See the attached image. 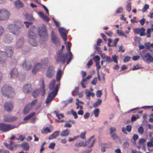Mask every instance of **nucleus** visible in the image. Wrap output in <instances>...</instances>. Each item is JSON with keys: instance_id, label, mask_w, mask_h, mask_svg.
I'll return each instance as SVG.
<instances>
[{"instance_id": "f257e3e1", "label": "nucleus", "mask_w": 153, "mask_h": 153, "mask_svg": "<svg viewBox=\"0 0 153 153\" xmlns=\"http://www.w3.org/2000/svg\"><path fill=\"white\" fill-rule=\"evenodd\" d=\"M24 23L26 25L27 27L33 24L32 22H24L20 21L16 22L14 24H9L8 25V28L10 31L15 35H18L21 33L24 28Z\"/></svg>"}, {"instance_id": "f03ea898", "label": "nucleus", "mask_w": 153, "mask_h": 153, "mask_svg": "<svg viewBox=\"0 0 153 153\" xmlns=\"http://www.w3.org/2000/svg\"><path fill=\"white\" fill-rule=\"evenodd\" d=\"M1 92L3 96L7 98H13L15 95L13 88L7 84L3 85Z\"/></svg>"}, {"instance_id": "7ed1b4c3", "label": "nucleus", "mask_w": 153, "mask_h": 153, "mask_svg": "<svg viewBox=\"0 0 153 153\" xmlns=\"http://www.w3.org/2000/svg\"><path fill=\"white\" fill-rule=\"evenodd\" d=\"M64 48V45L62 46V49L57 52V55L56 57L57 62L64 64L68 60V56L67 53H62V49Z\"/></svg>"}, {"instance_id": "20e7f679", "label": "nucleus", "mask_w": 153, "mask_h": 153, "mask_svg": "<svg viewBox=\"0 0 153 153\" xmlns=\"http://www.w3.org/2000/svg\"><path fill=\"white\" fill-rule=\"evenodd\" d=\"M38 34L40 39L44 42L47 40L48 34L46 27L44 24L38 27Z\"/></svg>"}, {"instance_id": "39448f33", "label": "nucleus", "mask_w": 153, "mask_h": 153, "mask_svg": "<svg viewBox=\"0 0 153 153\" xmlns=\"http://www.w3.org/2000/svg\"><path fill=\"white\" fill-rule=\"evenodd\" d=\"M15 128V126L4 123H0V131L7 132Z\"/></svg>"}, {"instance_id": "423d86ee", "label": "nucleus", "mask_w": 153, "mask_h": 153, "mask_svg": "<svg viewBox=\"0 0 153 153\" xmlns=\"http://www.w3.org/2000/svg\"><path fill=\"white\" fill-rule=\"evenodd\" d=\"M10 16L9 11L6 9L0 10V21L7 19Z\"/></svg>"}, {"instance_id": "0eeeda50", "label": "nucleus", "mask_w": 153, "mask_h": 153, "mask_svg": "<svg viewBox=\"0 0 153 153\" xmlns=\"http://www.w3.org/2000/svg\"><path fill=\"white\" fill-rule=\"evenodd\" d=\"M37 28L34 26H32L28 30V35L30 39H35L37 35Z\"/></svg>"}, {"instance_id": "6e6552de", "label": "nucleus", "mask_w": 153, "mask_h": 153, "mask_svg": "<svg viewBox=\"0 0 153 153\" xmlns=\"http://www.w3.org/2000/svg\"><path fill=\"white\" fill-rule=\"evenodd\" d=\"M60 86V83L56 84V80L55 79H53L50 82L49 88L50 91H57L58 92Z\"/></svg>"}, {"instance_id": "1a4fd4ad", "label": "nucleus", "mask_w": 153, "mask_h": 153, "mask_svg": "<svg viewBox=\"0 0 153 153\" xmlns=\"http://www.w3.org/2000/svg\"><path fill=\"white\" fill-rule=\"evenodd\" d=\"M41 64L37 63L35 64L33 66L38 71L42 67H45L47 65L48 59L47 58H44L41 61Z\"/></svg>"}, {"instance_id": "9d476101", "label": "nucleus", "mask_w": 153, "mask_h": 153, "mask_svg": "<svg viewBox=\"0 0 153 153\" xmlns=\"http://www.w3.org/2000/svg\"><path fill=\"white\" fill-rule=\"evenodd\" d=\"M13 48L10 46H6L4 48V55L7 57H11L13 54Z\"/></svg>"}, {"instance_id": "9b49d317", "label": "nucleus", "mask_w": 153, "mask_h": 153, "mask_svg": "<svg viewBox=\"0 0 153 153\" xmlns=\"http://www.w3.org/2000/svg\"><path fill=\"white\" fill-rule=\"evenodd\" d=\"M22 65L23 69L27 71L30 70L32 67L31 62L27 59H25L23 62Z\"/></svg>"}, {"instance_id": "f8f14e48", "label": "nucleus", "mask_w": 153, "mask_h": 153, "mask_svg": "<svg viewBox=\"0 0 153 153\" xmlns=\"http://www.w3.org/2000/svg\"><path fill=\"white\" fill-rule=\"evenodd\" d=\"M13 105L10 101L6 102L4 105V109L8 112L11 111L13 109Z\"/></svg>"}, {"instance_id": "ddd939ff", "label": "nucleus", "mask_w": 153, "mask_h": 153, "mask_svg": "<svg viewBox=\"0 0 153 153\" xmlns=\"http://www.w3.org/2000/svg\"><path fill=\"white\" fill-rule=\"evenodd\" d=\"M58 30L63 40L64 41H66L67 40V30H66L65 28L62 27L59 28Z\"/></svg>"}, {"instance_id": "4468645a", "label": "nucleus", "mask_w": 153, "mask_h": 153, "mask_svg": "<svg viewBox=\"0 0 153 153\" xmlns=\"http://www.w3.org/2000/svg\"><path fill=\"white\" fill-rule=\"evenodd\" d=\"M13 37L10 34L5 35L3 37V41L5 43H9L12 41Z\"/></svg>"}, {"instance_id": "2eb2a0df", "label": "nucleus", "mask_w": 153, "mask_h": 153, "mask_svg": "<svg viewBox=\"0 0 153 153\" xmlns=\"http://www.w3.org/2000/svg\"><path fill=\"white\" fill-rule=\"evenodd\" d=\"M141 57L143 59L147 62H152L153 57L151 56L149 53H146L144 56L142 54H141Z\"/></svg>"}, {"instance_id": "dca6fc26", "label": "nucleus", "mask_w": 153, "mask_h": 153, "mask_svg": "<svg viewBox=\"0 0 153 153\" xmlns=\"http://www.w3.org/2000/svg\"><path fill=\"white\" fill-rule=\"evenodd\" d=\"M24 42V39L23 37H22L19 39L17 41L15 47L18 49L21 48L23 45Z\"/></svg>"}, {"instance_id": "f3484780", "label": "nucleus", "mask_w": 153, "mask_h": 153, "mask_svg": "<svg viewBox=\"0 0 153 153\" xmlns=\"http://www.w3.org/2000/svg\"><path fill=\"white\" fill-rule=\"evenodd\" d=\"M22 90L25 93H29L32 90L31 85L29 83L26 84L23 86Z\"/></svg>"}, {"instance_id": "a211bd4d", "label": "nucleus", "mask_w": 153, "mask_h": 153, "mask_svg": "<svg viewBox=\"0 0 153 153\" xmlns=\"http://www.w3.org/2000/svg\"><path fill=\"white\" fill-rule=\"evenodd\" d=\"M51 39L53 42L56 44H59V39L58 38L53 31H52L51 33Z\"/></svg>"}, {"instance_id": "6ab92c4d", "label": "nucleus", "mask_w": 153, "mask_h": 153, "mask_svg": "<svg viewBox=\"0 0 153 153\" xmlns=\"http://www.w3.org/2000/svg\"><path fill=\"white\" fill-rule=\"evenodd\" d=\"M57 92V91L55 90L54 91H50L48 94V103L54 99Z\"/></svg>"}, {"instance_id": "aec40b11", "label": "nucleus", "mask_w": 153, "mask_h": 153, "mask_svg": "<svg viewBox=\"0 0 153 153\" xmlns=\"http://www.w3.org/2000/svg\"><path fill=\"white\" fill-rule=\"evenodd\" d=\"M70 43L69 42H67V43L66 46V48L69 54V55H68V60L67 61V64H68L69 63V62H70L71 59L72 58V53L70 51L71 49L70 47L69 46Z\"/></svg>"}, {"instance_id": "412c9836", "label": "nucleus", "mask_w": 153, "mask_h": 153, "mask_svg": "<svg viewBox=\"0 0 153 153\" xmlns=\"http://www.w3.org/2000/svg\"><path fill=\"white\" fill-rule=\"evenodd\" d=\"M6 60V57L4 55V53L2 51H0V64L5 63Z\"/></svg>"}, {"instance_id": "4be33fe9", "label": "nucleus", "mask_w": 153, "mask_h": 153, "mask_svg": "<svg viewBox=\"0 0 153 153\" xmlns=\"http://www.w3.org/2000/svg\"><path fill=\"white\" fill-rule=\"evenodd\" d=\"M18 73L17 69L16 68H13L10 73V76L11 78H15L17 77Z\"/></svg>"}, {"instance_id": "5701e85b", "label": "nucleus", "mask_w": 153, "mask_h": 153, "mask_svg": "<svg viewBox=\"0 0 153 153\" xmlns=\"http://www.w3.org/2000/svg\"><path fill=\"white\" fill-rule=\"evenodd\" d=\"M55 73L54 68L52 66H50L48 67V77L51 78L54 76Z\"/></svg>"}, {"instance_id": "b1692460", "label": "nucleus", "mask_w": 153, "mask_h": 153, "mask_svg": "<svg viewBox=\"0 0 153 153\" xmlns=\"http://www.w3.org/2000/svg\"><path fill=\"white\" fill-rule=\"evenodd\" d=\"M95 142V140L93 138V137H91L87 141H86L84 146H85L86 145H88L89 143H91V145L90 146H89L88 147L89 148L93 146L94 143Z\"/></svg>"}, {"instance_id": "393cba45", "label": "nucleus", "mask_w": 153, "mask_h": 153, "mask_svg": "<svg viewBox=\"0 0 153 153\" xmlns=\"http://www.w3.org/2000/svg\"><path fill=\"white\" fill-rule=\"evenodd\" d=\"M38 14L42 19L48 22V17L46 15H45L42 12L39 11L38 13Z\"/></svg>"}, {"instance_id": "a878e982", "label": "nucleus", "mask_w": 153, "mask_h": 153, "mask_svg": "<svg viewBox=\"0 0 153 153\" xmlns=\"http://www.w3.org/2000/svg\"><path fill=\"white\" fill-rule=\"evenodd\" d=\"M33 108L31 107L30 104L28 103L26 105L25 107L23 110V112L24 114H26L28 113L29 111L31 110Z\"/></svg>"}, {"instance_id": "bb28decb", "label": "nucleus", "mask_w": 153, "mask_h": 153, "mask_svg": "<svg viewBox=\"0 0 153 153\" xmlns=\"http://www.w3.org/2000/svg\"><path fill=\"white\" fill-rule=\"evenodd\" d=\"M16 7L19 9L23 7V4L19 0H16L15 2Z\"/></svg>"}, {"instance_id": "cd10ccee", "label": "nucleus", "mask_w": 153, "mask_h": 153, "mask_svg": "<svg viewBox=\"0 0 153 153\" xmlns=\"http://www.w3.org/2000/svg\"><path fill=\"white\" fill-rule=\"evenodd\" d=\"M29 42L30 44L32 46H36L38 45V43L35 40V39H29Z\"/></svg>"}, {"instance_id": "c85d7f7f", "label": "nucleus", "mask_w": 153, "mask_h": 153, "mask_svg": "<svg viewBox=\"0 0 153 153\" xmlns=\"http://www.w3.org/2000/svg\"><path fill=\"white\" fill-rule=\"evenodd\" d=\"M41 88H39V89H37L34 90L33 92L32 95L34 98L37 97L38 96L41 91Z\"/></svg>"}, {"instance_id": "c756f323", "label": "nucleus", "mask_w": 153, "mask_h": 153, "mask_svg": "<svg viewBox=\"0 0 153 153\" xmlns=\"http://www.w3.org/2000/svg\"><path fill=\"white\" fill-rule=\"evenodd\" d=\"M59 131H56L52 135L49 136L48 139H51L53 138H55L57 136L59 135Z\"/></svg>"}, {"instance_id": "7c9ffc66", "label": "nucleus", "mask_w": 153, "mask_h": 153, "mask_svg": "<svg viewBox=\"0 0 153 153\" xmlns=\"http://www.w3.org/2000/svg\"><path fill=\"white\" fill-rule=\"evenodd\" d=\"M21 147L24 150H27L29 149V146L27 143H24L21 144Z\"/></svg>"}, {"instance_id": "2f4dec72", "label": "nucleus", "mask_w": 153, "mask_h": 153, "mask_svg": "<svg viewBox=\"0 0 153 153\" xmlns=\"http://www.w3.org/2000/svg\"><path fill=\"white\" fill-rule=\"evenodd\" d=\"M102 102V100L101 99H98L96 102L93 104V106L94 108L98 107L99 105H101Z\"/></svg>"}, {"instance_id": "473e14b6", "label": "nucleus", "mask_w": 153, "mask_h": 153, "mask_svg": "<svg viewBox=\"0 0 153 153\" xmlns=\"http://www.w3.org/2000/svg\"><path fill=\"white\" fill-rule=\"evenodd\" d=\"M62 74V71L59 69L58 71L56 74V80L57 82H59L60 80Z\"/></svg>"}, {"instance_id": "72a5a7b5", "label": "nucleus", "mask_w": 153, "mask_h": 153, "mask_svg": "<svg viewBox=\"0 0 153 153\" xmlns=\"http://www.w3.org/2000/svg\"><path fill=\"white\" fill-rule=\"evenodd\" d=\"M69 129H67L62 132L61 133V135L62 136H67L69 134Z\"/></svg>"}, {"instance_id": "f704fd0d", "label": "nucleus", "mask_w": 153, "mask_h": 153, "mask_svg": "<svg viewBox=\"0 0 153 153\" xmlns=\"http://www.w3.org/2000/svg\"><path fill=\"white\" fill-rule=\"evenodd\" d=\"M18 119L16 117L10 116V119H7L6 120V122H13L16 120Z\"/></svg>"}, {"instance_id": "c9c22d12", "label": "nucleus", "mask_w": 153, "mask_h": 153, "mask_svg": "<svg viewBox=\"0 0 153 153\" xmlns=\"http://www.w3.org/2000/svg\"><path fill=\"white\" fill-rule=\"evenodd\" d=\"M39 85L40 86V88H44V80L43 78L41 79L39 83Z\"/></svg>"}, {"instance_id": "e433bc0d", "label": "nucleus", "mask_w": 153, "mask_h": 153, "mask_svg": "<svg viewBox=\"0 0 153 153\" xmlns=\"http://www.w3.org/2000/svg\"><path fill=\"white\" fill-rule=\"evenodd\" d=\"M109 130L110 131V135L113 134L114 133H116L115 131L116 129L114 127H111L110 128Z\"/></svg>"}, {"instance_id": "4c0bfd02", "label": "nucleus", "mask_w": 153, "mask_h": 153, "mask_svg": "<svg viewBox=\"0 0 153 153\" xmlns=\"http://www.w3.org/2000/svg\"><path fill=\"white\" fill-rule=\"evenodd\" d=\"M110 136L113 140L116 141L118 140L119 139V137L116 134V133H114L110 135Z\"/></svg>"}, {"instance_id": "58836bf2", "label": "nucleus", "mask_w": 153, "mask_h": 153, "mask_svg": "<svg viewBox=\"0 0 153 153\" xmlns=\"http://www.w3.org/2000/svg\"><path fill=\"white\" fill-rule=\"evenodd\" d=\"M146 140L143 138H140L138 142V144L140 145H143V143L145 142Z\"/></svg>"}, {"instance_id": "ea45409f", "label": "nucleus", "mask_w": 153, "mask_h": 153, "mask_svg": "<svg viewBox=\"0 0 153 153\" xmlns=\"http://www.w3.org/2000/svg\"><path fill=\"white\" fill-rule=\"evenodd\" d=\"M37 102L38 100L37 99H35L32 101L31 103L30 104V105H31V107H32V108H33L34 107V106H36Z\"/></svg>"}, {"instance_id": "a19ab883", "label": "nucleus", "mask_w": 153, "mask_h": 153, "mask_svg": "<svg viewBox=\"0 0 153 153\" xmlns=\"http://www.w3.org/2000/svg\"><path fill=\"white\" fill-rule=\"evenodd\" d=\"M126 8L127 10L130 12L131 10V3L130 2H127V4L126 6Z\"/></svg>"}, {"instance_id": "79ce46f5", "label": "nucleus", "mask_w": 153, "mask_h": 153, "mask_svg": "<svg viewBox=\"0 0 153 153\" xmlns=\"http://www.w3.org/2000/svg\"><path fill=\"white\" fill-rule=\"evenodd\" d=\"M26 18L29 20H32L33 19L32 16L28 13H26L25 14Z\"/></svg>"}, {"instance_id": "37998d69", "label": "nucleus", "mask_w": 153, "mask_h": 153, "mask_svg": "<svg viewBox=\"0 0 153 153\" xmlns=\"http://www.w3.org/2000/svg\"><path fill=\"white\" fill-rule=\"evenodd\" d=\"M93 112L94 113V114L95 117H97L98 116L100 113L99 109L98 108H96L94 110Z\"/></svg>"}, {"instance_id": "c03bdc74", "label": "nucleus", "mask_w": 153, "mask_h": 153, "mask_svg": "<svg viewBox=\"0 0 153 153\" xmlns=\"http://www.w3.org/2000/svg\"><path fill=\"white\" fill-rule=\"evenodd\" d=\"M138 131L140 134H143L144 131L143 128L142 126L139 127L138 128Z\"/></svg>"}, {"instance_id": "a18cd8bd", "label": "nucleus", "mask_w": 153, "mask_h": 153, "mask_svg": "<svg viewBox=\"0 0 153 153\" xmlns=\"http://www.w3.org/2000/svg\"><path fill=\"white\" fill-rule=\"evenodd\" d=\"M84 141L80 142L78 143H76L75 144V146H76V147H79L83 145L84 146L85 144H84Z\"/></svg>"}, {"instance_id": "49530a36", "label": "nucleus", "mask_w": 153, "mask_h": 153, "mask_svg": "<svg viewBox=\"0 0 153 153\" xmlns=\"http://www.w3.org/2000/svg\"><path fill=\"white\" fill-rule=\"evenodd\" d=\"M149 8V5L147 4H145L142 10V11L143 13L145 12Z\"/></svg>"}, {"instance_id": "de8ad7c7", "label": "nucleus", "mask_w": 153, "mask_h": 153, "mask_svg": "<svg viewBox=\"0 0 153 153\" xmlns=\"http://www.w3.org/2000/svg\"><path fill=\"white\" fill-rule=\"evenodd\" d=\"M123 11V8L122 7H120L118 8L117 10L115 11V13H121Z\"/></svg>"}, {"instance_id": "09e8293b", "label": "nucleus", "mask_w": 153, "mask_h": 153, "mask_svg": "<svg viewBox=\"0 0 153 153\" xmlns=\"http://www.w3.org/2000/svg\"><path fill=\"white\" fill-rule=\"evenodd\" d=\"M86 133V131H84L82 132L79 135H78L77 136H78V137H80L82 139H84L85 138Z\"/></svg>"}, {"instance_id": "8fccbe9b", "label": "nucleus", "mask_w": 153, "mask_h": 153, "mask_svg": "<svg viewBox=\"0 0 153 153\" xmlns=\"http://www.w3.org/2000/svg\"><path fill=\"white\" fill-rule=\"evenodd\" d=\"M78 89L79 88L78 87H76L75 88L74 91L72 92V94L73 95H76L78 93Z\"/></svg>"}, {"instance_id": "3c124183", "label": "nucleus", "mask_w": 153, "mask_h": 153, "mask_svg": "<svg viewBox=\"0 0 153 153\" xmlns=\"http://www.w3.org/2000/svg\"><path fill=\"white\" fill-rule=\"evenodd\" d=\"M112 57L113 59V61L116 63L117 64L118 63V61L117 59L118 58V56H117L116 54H114L112 55Z\"/></svg>"}, {"instance_id": "603ef678", "label": "nucleus", "mask_w": 153, "mask_h": 153, "mask_svg": "<svg viewBox=\"0 0 153 153\" xmlns=\"http://www.w3.org/2000/svg\"><path fill=\"white\" fill-rule=\"evenodd\" d=\"M119 40V39L118 38L115 39L113 42L114 44L112 45L113 47H116L117 46V44Z\"/></svg>"}, {"instance_id": "864d4df0", "label": "nucleus", "mask_w": 153, "mask_h": 153, "mask_svg": "<svg viewBox=\"0 0 153 153\" xmlns=\"http://www.w3.org/2000/svg\"><path fill=\"white\" fill-rule=\"evenodd\" d=\"M4 144L6 148H10L11 150H13V148L11 146H10V144L6 142H4Z\"/></svg>"}, {"instance_id": "5fc2aeb1", "label": "nucleus", "mask_w": 153, "mask_h": 153, "mask_svg": "<svg viewBox=\"0 0 153 153\" xmlns=\"http://www.w3.org/2000/svg\"><path fill=\"white\" fill-rule=\"evenodd\" d=\"M145 47L147 49H149L151 44L149 42H145L144 44Z\"/></svg>"}, {"instance_id": "6e6d98bb", "label": "nucleus", "mask_w": 153, "mask_h": 153, "mask_svg": "<svg viewBox=\"0 0 153 153\" xmlns=\"http://www.w3.org/2000/svg\"><path fill=\"white\" fill-rule=\"evenodd\" d=\"M41 133L43 134H47L48 131V127L43 128L41 131Z\"/></svg>"}, {"instance_id": "4d7b16f0", "label": "nucleus", "mask_w": 153, "mask_h": 153, "mask_svg": "<svg viewBox=\"0 0 153 153\" xmlns=\"http://www.w3.org/2000/svg\"><path fill=\"white\" fill-rule=\"evenodd\" d=\"M102 94V93L101 90H98L96 93V95L97 97H100Z\"/></svg>"}, {"instance_id": "13d9d810", "label": "nucleus", "mask_w": 153, "mask_h": 153, "mask_svg": "<svg viewBox=\"0 0 153 153\" xmlns=\"http://www.w3.org/2000/svg\"><path fill=\"white\" fill-rule=\"evenodd\" d=\"M131 59V57L127 56H126L123 59V61L125 62H128L130 59Z\"/></svg>"}, {"instance_id": "bf43d9fd", "label": "nucleus", "mask_w": 153, "mask_h": 153, "mask_svg": "<svg viewBox=\"0 0 153 153\" xmlns=\"http://www.w3.org/2000/svg\"><path fill=\"white\" fill-rule=\"evenodd\" d=\"M78 136H74L73 137H69L68 139V141L69 142H71L76 139Z\"/></svg>"}, {"instance_id": "052dcab7", "label": "nucleus", "mask_w": 153, "mask_h": 153, "mask_svg": "<svg viewBox=\"0 0 153 153\" xmlns=\"http://www.w3.org/2000/svg\"><path fill=\"white\" fill-rule=\"evenodd\" d=\"M100 59V56L98 55H96L95 56V57L94 58V61L96 62H97V61H98V62L99 61V60Z\"/></svg>"}, {"instance_id": "680f3d73", "label": "nucleus", "mask_w": 153, "mask_h": 153, "mask_svg": "<svg viewBox=\"0 0 153 153\" xmlns=\"http://www.w3.org/2000/svg\"><path fill=\"white\" fill-rule=\"evenodd\" d=\"M54 129L53 126L52 125H50L48 126V133L53 131Z\"/></svg>"}, {"instance_id": "e2e57ef3", "label": "nucleus", "mask_w": 153, "mask_h": 153, "mask_svg": "<svg viewBox=\"0 0 153 153\" xmlns=\"http://www.w3.org/2000/svg\"><path fill=\"white\" fill-rule=\"evenodd\" d=\"M55 145V143H52L50 144L49 146H48V147L51 148L52 149H53L54 148Z\"/></svg>"}, {"instance_id": "0e129e2a", "label": "nucleus", "mask_w": 153, "mask_h": 153, "mask_svg": "<svg viewBox=\"0 0 153 153\" xmlns=\"http://www.w3.org/2000/svg\"><path fill=\"white\" fill-rule=\"evenodd\" d=\"M38 71V70L33 66L31 72L33 74H35Z\"/></svg>"}, {"instance_id": "69168bd1", "label": "nucleus", "mask_w": 153, "mask_h": 153, "mask_svg": "<svg viewBox=\"0 0 153 153\" xmlns=\"http://www.w3.org/2000/svg\"><path fill=\"white\" fill-rule=\"evenodd\" d=\"M71 114L74 117V118L76 119L78 117V116L76 112L73 110L71 111Z\"/></svg>"}, {"instance_id": "338daca9", "label": "nucleus", "mask_w": 153, "mask_h": 153, "mask_svg": "<svg viewBox=\"0 0 153 153\" xmlns=\"http://www.w3.org/2000/svg\"><path fill=\"white\" fill-rule=\"evenodd\" d=\"M117 33L120 36H122L124 35V32L121 30H117Z\"/></svg>"}, {"instance_id": "774afa93", "label": "nucleus", "mask_w": 153, "mask_h": 153, "mask_svg": "<svg viewBox=\"0 0 153 153\" xmlns=\"http://www.w3.org/2000/svg\"><path fill=\"white\" fill-rule=\"evenodd\" d=\"M126 130L128 131V132H130L131 130V126L129 125H127L126 126Z\"/></svg>"}]
</instances>
